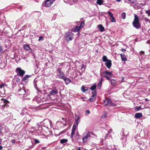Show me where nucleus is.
<instances>
[{
    "label": "nucleus",
    "mask_w": 150,
    "mask_h": 150,
    "mask_svg": "<svg viewBox=\"0 0 150 150\" xmlns=\"http://www.w3.org/2000/svg\"><path fill=\"white\" fill-rule=\"evenodd\" d=\"M24 48L25 50L29 51L30 52H31L32 51L31 49L30 48L29 45H24Z\"/></svg>",
    "instance_id": "obj_9"
},
{
    "label": "nucleus",
    "mask_w": 150,
    "mask_h": 150,
    "mask_svg": "<svg viewBox=\"0 0 150 150\" xmlns=\"http://www.w3.org/2000/svg\"><path fill=\"white\" fill-rule=\"evenodd\" d=\"M116 0L118 2H120L121 1V0Z\"/></svg>",
    "instance_id": "obj_51"
},
{
    "label": "nucleus",
    "mask_w": 150,
    "mask_h": 150,
    "mask_svg": "<svg viewBox=\"0 0 150 150\" xmlns=\"http://www.w3.org/2000/svg\"><path fill=\"white\" fill-rule=\"evenodd\" d=\"M103 61L105 62V65L108 69L111 67L112 65L111 61L110 59H108L106 56L103 57Z\"/></svg>",
    "instance_id": "obj_2"
},
{
    "label": "nucleus",
    "mask_w": 150,
    "mask_h": 150,
    "mask_svg": "<svg viewBox=\"0 0 150 150\" xmlns=\"http://www.w3.org/2000/svg\"><path fill=\"white\" fill-rule=\"evenodd\" d=\"M2 149V147L1 146H0V150H1Z\"/></svg>",
    "instance_id": "obj_48"
},
{
    "label": "nucleus",
    "mask_w": 150,
    "mask_h": 150,
    "mask_svg": "<svg viewBox=\"0 0 150 150\" xmlns=\"http://www.w3.org/2000/svg\"><path fill=\"white\" fill-rule=\"evenodd\" d=\"M132 24L134 27L137 29H139L141 27L139 23V17L135 14H134V18Z\"/></svg>",
    "instance_id": "obj_1"
},
{
    "label": "nucleus",
    "mask_w": 150,
    "mask_h": 150,
    "mask_svg": "<svg viewBox=\"0 0 150 150\" xmlns=\"http://www.w3.org/2000/svg\"><path fill=\"white\" fill-rule=\"evenodd\" d=\"M74 1H76V0H73Z\"/></svg>",
    "instance_id": "obj_56"
},
{
    "label": "nucleus",
    "mask_w": 150,
    "mask_h": 150,
    "mask_svg": "<svg viewBox=\"0 0 150 150\" xmlns=\"http://www.w3.org/2000/svg\"><path fill=\"white\" fill-rule=\"evenodd\" d=\"M64 81L67 84H68L71 82L70 80L67 78H65V77H64V78H63Z\"/></svg>",
    "instance_id": "obj_15"
},
{
    "label": "nucleus",
    "mask_w": 150,
    "mask_h": 150,
    "mask_svg": "<svg viewBox=\"0 0 150 150\" xmlns=\"http://www.w3.org/2000/svg\"><path fill=\"white\" fill-rule=\"evenodd\" d=\"M55 0H47L45 3V5L46 7H50L53 3Z\"/></svg>",
    "instance_id": "obj_6"
},
{
    "label": "nucleus",
    "mask_w": 150,
    "mask_h": 150,
    "mask_svg": "<svg viewBox=\"0 0 150 150\" xmlns=\"http://www.w3.org/2000/svg\"><path fill=\"white\" fill-rule=\"evenodd\" d=\"M129 1L131 2H133L134 1V0H129Z\"/></svg>",
    "instance_id": "obj_47"
},
{
    "label": "nucleus",
    "mask_w": 150,
    "mask_h": 150,
    "mask_svg": "<svg viewBox=\"0 0 150 150\" xmlns=\"http://www.w3.org/2000/svg\"><path fill=\"white\" fill-rule=\"evenodd\" d=\"M107 103L105 104V105H110L112 106H115V105L113 103L110 98H108L106 100Z\"/></svg>",
    "instance_id": "obj_8"
},
{
    "label": "nucleus",
    "mask_w": 150,
    "mask_h": 150,
    "mask_svg": "<svg viewBox=\"0 0 150 150\" xmlns=\"http://www.w3.org/2000/svg\"><path fill=\"white\" fill-rule=\"evenodd\" d=\"M96 85L95 84H94L92 86L91 88L90 89L91 90H94L96 89Z\"/></svg>",
    "instance_id": "obj_25"
},
{
    "label": "nucleus",
    "mask_w": 150,
    "mask_h": 150,
    "mask_svg": "<svg viewBox=\"0 0 150 150\" xmlns=\"http://www.w3.org/2000/svg\"><path fill=\"white\" fill-rule=\"evenodd\" d=\"M145 100H146V101H148V99H147V98H146V99H145Z\"/></svg>",
    "instance_id": "obj_52"
},
{
    "label": "nucleus",
    "mask_w": 150,
    "mask_h": 150,
    "mask_svg": "<svg viewBox=\"0 0 150 150\" xmlns=\"http://www.w3.org/2000/svg\"><path fill=\"white\" fill-rule=\"evenodd\" d=\"M103 78H101V80L99 82V83H98V86H99L100 87V86H101L102 82L103 81Z\"/></svg>",
    "instance_id": "obj_29"
},
{
    "label": "nucleus",
    "mask_w": 150,
    "mask_h": 150,
    "mask_svg": "<svg viewBox=\"0 0 150 150\" xmlns=\"http://www.w3.org/2000/svg\"><path fill=\"white\" fill-rule=\"evenodd\" d=\"M84 24H84V22H82L81 23L80 25L79 26V27L81 29L83 27V26L84 25Z\"/></svg>",
    "instance_id": "obj_27"
},
{
    "label": "nucleus",
    "mask_w": 150,
    "mask_h": 150,
    "mask_svg": "<svg viewBox=\"0 0 150 150\" xmlns=\"http://www.w3.org/2000/svg\"><path fill=\"white\" fill-rule=\"evenodd\" d=\"M67 141V140L65 139H63L60 140V143L62 144L66 142Z\"/></svg>",
    "instance_id": "obj_26"
},
{
    "label": "nucleus",
    "mask_w": 150,
    "mask_h": 150,
    "mask_svg": "<svg viewBox=\"0 0 150 150\" xmlns=\"http://www.w3.org/2000/svg\"><path fill=\"white\" fill-rule=\"evenodd\" d=\"M98 28L101 32H103L104 30V28L101 24L98 25Z\"/></svg>",
    "instance_id": "obj_17"
},
{
    "label": "nucleus",
    "mask_w": 150,
    "mask_h": 150,
    "mask_svg": "<svg viewBox=\"0 0 150 150\" xmlns=\"http://www.w3.org/2000/svg\"><path fill=\"white\" fill-rule=\"evenodd\" d=\"M144 20L145 21H148V22H149V23H150V20L149 19H148L147 18H144Z\"/></svg>",
    "instance_id": "obj_37"
},
{
    "label": "nucleus",
    "mask_w": 150,
    "mask_h": 150,
    "mask_svg": "<svg viewBox=\"0 0 150 150\" xmlns=\"http://www.w3.org/2000/svg\"><path fill=\"white\" fill-rule=\"evenodd\" d=\"M43 37H39V39L38 40L39 41H40V40H43Z\"/></svg>",
    "instance_id": "obj_41"
},
{
    "label": "nucleus",
    "mask_w": 150,
    "mask_h": 150,
    "mask_svg": "<svg viewBox=\"0 0 150 150\" xmlns=\"http://www.w3.org/2000/svg\"><path fill=\"white\" fill-rule=\"evenodd\" d=\"M76 117H77V119H76L75 120L76 122V125L77 126L78 125V124L80 122V118L79 116L78 115L76 116Z\"/></svg>",
    "instance_id": "obj_18"
},
{
    "label": "nucleus",
    "mask_w": 150,
    "mask_h": 150,
    "mask_svg": "<svg viewBox=\"0 0 150 150\" xmlns=\"http://www.w3.org/2000/svg\"><path fill=\"white\" fill-rule=\"evenodd\" d=\"M16 72L18 76L21 77H22L25 73V71L20 68L16 69Z\"/></svg>",
    "instance_id": "obj_4"
},
{
    "label": "nucleus",
    "mask_w": 150,
    "mask_h": 150,
    "mask_svg": "<svg viewBox=\"0 0 150 150\" xmlns=\"http://www.w3.org/2000/svg\"><path fill=\"white\" fill-rule=\"evenodd\" d=\"M142 116V114L141 113H136L134 115V117L137 119L139 118Z\"/></svg>",
    "instance_id": "obj_12"
},
{
    "label": "nucleus",
    "mask_w": 150,
    "mask_h": 150,
    "mask_svg": "<svg viewBox=\"0 0 150 150\" xmlns=\"http://www.w3.org/2000/svg\"><path fill=\"white\" fill-rule=\"evenodd\" d=\"M86 112L87 114H89L90 113V111L89 110H87L86 111Z\"/></svg>",
    "instance_id": "obj_42"
},
{
    "label": "nucleus",
    "mask_w": 150,
    "mask_h": 150,
    "mask_svg": "<svg viewBox=\"0 0 150 150\" xmlns=\"http://www.w3.org/2000/svg\"><path fill=\"white\" fill-rule=\"evenodd\" d=\"M112 18V21H111L112 22H115L116 21L115 19L114 16H113L112 17H111Z\"/></svg>",
    "instance_id": "obj_33"
},
{
    "label": "nucleus",
    "mask_w": 150,
    "mask_h": 150,
    "mask_svg": "<svg viewBox=\"0 0 150 150\" xmlns=\"http://www.w3.org/2000/svg\"><path fill=\"white\" fill-rule=\"evenodd\" d=\"M106 117V114H105L104 115H103L101 116V117L102 118H105Z\"/></svg>",
    "instance_id": "obj_39"
},
{
    "label": "nucleus",
    "mask_w": 150,
    "mask_h": 150,
    "mask_svg": "<svg viewBox=\"0 0 150 150\" xmlns=\"http://www.w3.org/2000/svg\"><path fill=\"white\" fill-rule=\"evenodd\" d=\"M146 13L148 14V16H150V10L146 11Z\"/></svg>",
    "instance_id": "obj_32"
},
{
    "label": "nucleus",
    "mask_w": 150,
    "mask_h": 150,
    "mask_svg": "<svg viewBox=\"0 0 150 150\" xmlns=\"http://www.w3.org/2000/svg\"><path fill=\"white\" fill-rule=\"evenodd\" d=\"M105 101H105V100H104V102H105Z\"/></svg>",
    "instance_id": "obj_58"
},
{
    "label": "nucleus",
    "mask_w": 150,
    "mask_h": 150,
    "mask_svg": "<svg viewBox=\"0 0 150 150\" xmlns=\"http://www.w3.org/2000/svg\"><path fill=\"white\" fill-rule=\"evenodd\" d=\"M144 52L142 51H141V52H140L141 53H143Z\"/></svg>",
    "instance_id": "obj_50"
},
{
    "label": "nucleus",
    "mask_w": 150,
    "mask_h": 150,
    "mask_svg": "<svg viewBox=\"0 0 150 150\" xmlns=\"http://www.w3.org/2000/svg\"><path fill=\"white\" fill-rule=\"evenodd\" d=\"M106 74L109 75V76H111L112 74V71H104Z\"/></svg>",
    "instance_id": "obj_22"
},
{
    "label": "nucleus",
    "mask_w": 150,
    "mask_h": 150,
    "mask_svg": "<svg viewBox=\"0 0 150 150\" xmlns=\"http://www.w3.org/2000/svg\"><path fill=\"white\" fill-rule=\"evenodd\" d=\"M22 91L24 92V93H25V91H24L23 90H22Z\"/></svg>",
    "instance_id": "obj_54"
},
{
    "label": "nucleus",
    "mask_w": 150,
    "mask_h": 150,
    "mask_svg": "<svg viewBox=\"0 0 150 150\" xmlns=\"http://www.w3.org/2000/svg\"><path fill=\"white\" fill-rule=\"evenodd\" d=\"M76 126L74 125L73 126L72 129L74 130H76Z\"/></svg>",
    "instance_id": "obj_38"
},
{
    "label": "nucleus",
    "mask_w": 150,
    "mask_h": 150,
    "mask_svg": "<svg viewBox=\"0 0 150 150\" xmlns=\"http://www.w3.org/2000/svg\"><path fill=\"white\" fill-rule=\"evenodd\" d=\"M111 83L113 86H115L117 82V81L114 79H112L111 80Z\"/></svg>",
    "instance_id": "obj_20"
},
{
    "label": "nucleus",
    "mask_w": 150,
    "mask_h": 150,
    "mask_svg": "<svg viewBox=\"0 0 150 150\" xmlns=\"http://www.w3.org/2000/svg\"><path fill=\"white\" fill-rule=\"evenodd\" d=\"M108 14H109V16L111 17H112L113 16V14L111 12H110L108 11Z\"/></svg>",
    "instance_id": "obj_31"
},
{
    "label": "nucleus",
    "mask_w": 150,
    "mask_h": 150,
    "mask_svg": "<svg viewBox=\"0 0 150 150\" xmlns=\"http://www.w3.org/2000/svg\"><path fill=\"white\" fill-rule=\"evenodd\" d=\"M5 85V84L3 83H1L0 85V88H1L3 87Z\"/></svg>",
    "instance_id": "obj_40"
},
{
    "label": "nucleus",
    "mask_w": 150,
    "mask_h": 150,
    "mask_svg": "<svg viewBox=\"0 0 150 150\" xmlns=\"http://www.w3.org/2000/svg\"><path fill=\"white\" fill-rule=\"evenodd\" d=\"M81 90L83 92H85L86 91L88 90V88L87 87H85L83 86H82L81 87Z\"/></svg>",
    "instance_id": "obj_19"
},
{
    "label": "nucleus",
    "mask_w": 150,
    "mask_h": 150,
    "mask_svg": "<svg viewBox=\"0 0 150 150\" xmlns=\"http://www.w3.org/2000/svg\"><path fill=\"white\" fill-rule=\"evenodd\" d=\"M82 73H81L80 72V75H82Z\"/></svg>",
    "instance_id": "obj_53"
},
{
    "label": "nucleus",
    "mask_w": 150,
    "mask_h": 150,
    "mask_svg": "<svg viewBox=\"0 0 150 150\" xmlns=\"http://www.w3.org/2000/svg\"><path fill=\"white\" fill-rule=\"evenodd\" d=\"M2 100L5 103H6L8 101L5 99H2Z\"/></svg>",
    "instance_id": "obj_34"
},
{
    "label": "nucleus",
    "mask_w": 150,
    "mask_h": 150,
    "mask_svg": "<svg viewBox=\"0 0 150 150\" xmlns=\"http://www.w3.org/2000/svg\"><path fill=\"white\" fill-rule=\"evenodd\" d=\"M124 79V78L123 77H122V80H123V79Z\"/></svg>",
    "instance_id": "obj_57"
},
{
    "label": "nucleus",
    "mask_w": 150,
    "mask_h": 150,
    "mask_svg": "<svg viewBox=\"0 0 150 150\" xmlns=\"http://www.w3.org/2000/svg\"><path fill=\"white\" fill-rule=\"evenodd\" d=\"M58 93V91L54 89L51 91L50 92V95H51L53 94H57Z\"/></svg>",
    "instance_id": "obj_16"
},
{
    "label": "nucleus",
    "mask_w": 150,
    "mask_h": 150,
    "mask_svg": "<svg viewBox=\"0 0 150 150\" xmlns=\"http://www.w3.org/2000/svg\"><path fill=\"white\" fill-rule=\"evenodd\" d=\"M121 17L123 19H124L126 17V13L125 12H122L121 14Z\"/></svg>",
    "instance_id": "obj_21"
},
{
    "label": "nucleus",
    "mask_w": 150,
    "mask_h": 150,
    "mask_svg": "<svg viewBox=\"0 0 150 150\" xmlns=\"http://www.w3.org/2000/svg\"><path fill=\"white\" fill-rule=\"evenodd\" d=\"M121 50L123 52H124L125 51L126 49H122Z\"/></svg>",
    "instance_id": "obj_45"
},
{
    "label": "nucleus",
    "mask_w": 150,
    "mask_h": 150,
    "mask_svg": "<svg viewBox=\"0 0 150 150\" xmlns=\"http://www.w3.org/2000/svg\"><path fill=\"white\" fill-rule=\"evenodd\" d=\"M90 136L91 135L90 133L89 132H88L86 135L82 138L83 142H86L90 138Z\"/></svg>",
    "instance_id": "obj_7"
},
{
    "label": "nucleus",
    "mask_w": 150,
    "mask_h": 150,
    "mask_svg": "<svg viewBox=\"0 0 150 150\" xmlns=\"http://www.w3.org/2000/svg\"><path fill=\"white\" fill-rule=\"evenodd\" d=\"M76 135H77V136H78V137L79 138V135L78 134H77Z\"/></svg>",
    "instance_id": "obj_49"
},
{
    "label": "nucleus",
    "mask_w": 150,
    "mask_h": 150,
    "mask_svg": "<svg viewBox=\"0 0 150 150\" xmlns=\"http://www.w3.org/2000/svg\"><path fill=\"white\" fill-rule=\"evenodd\" d=\"M75 131V130H74L72 129V132H71V138H72V137L74 134Z\"/></svg>",
    "instance_id": "obj_30"
},
{
    "label": "nucleus",
    "mask_w": 150,
    "mask_h": 150,
    "mask_svg": "<svg viewBox=\"0 0 150 150\" xmlns=\"http://www.w3.org/2000/svg\"><path fill=\"white\" fill-rule=\"evenodd\" d=\"M103 2V1L102 0H97V3L98 4L101 5Z\"/></svg>",
    "instance_id": "obj_23"
},
{
    "label": "nucleus",
    "mask_w": 150,
    "mask_h": 150,
    "mask_svg": "<svg viewBox=\"0 0 150 150\" xmlns=\"http://www.w3.org/2000/svg\"><path fill=\"white\" fill-rule=\"evenodd\" d=\"M11 142L12 143H14L15 142V140L14 139L12 140Z\"/></svg>",
    "instance_id": "obj_44"
},
{
    "label": "nucleus",
    "mask_w": 150,
    "mask_h": 150,
    "mask_svg": "<svg viewBox=\"0 0 150 150\" xmlns=\"http://www.w3.org/2000/svg\"><path fill=\"white\" fill-rule=\"evenodd\" d=\"M74 34L71 32H66L65 34V38L66 40L67 41L71 40L73 39V36Z\"/></svg>",
    "instance_id": "obj_3"
},
{
    "label": "nucleus",
    "mask_w": 150,
    "mask_h": 150,
    "mask_svg": "<svg viewBox=\"0 0 150 150\" xmlns=\"http://www.w3.org/2000/svg\"><path fill=\"white\" fill-rule=\"evenodd\" d=\"M96 93H95L93 94L91 98H90L89 100L91 102H93L96 98Z\"/></svg>",
    "instance_id": "obj_14"
},
{
    "label": "nucleus",
    "mask_w": 150,
    "mask_h": 150,
    "mask_svg": "<svg viewBox=\"0 0 150 150\" xmlns=\"http://www.w3.org/2000/svg\"><path fill=\"white\" fill-rule=\"evenodd\" d=\"M3 129V128L0 126V134L2 133V131Z\"/></svg>",
    "instance_id": "obj_36"
},
{
    "label": "nucleus",
    "mask_w": 150,
    "mask_h": 150,
    "mask_svg": "<svg viewBox=\"0 0 150 150\" xmlns=\"http://www.w3.org/2000/svg\"><path fill=\"white\" fill-rule=\"evenodd\" d=\"M77 150H81L80 148H79Z\"/></svg>",
    "instance_id": "obj_55"
},
{
    "label": "nucleus",
    "mask_w": 150,
    "mask_h": 150,
    "mask_svg": "<svg viewBox=\"0 0 150 150\" xmlns=\"http://www.w3.org/2000/svg\"><path fill=\"white\" fill-rule=\"evenodd\" d=\"M35 144L39 143H40L39 141L38 140L36 139H35Z\"/></svg>",
    "instance_id": "obj_35"
},
{
    "label": "nucleus",
    "mask_w": 150,
    "mask_h": 150,
    "mask_svg": "<svg viewBox=\"0 0 150 150\" xmlns=\"http://www.w3.org/2000/svg\"><path fill=\"white\" fill-rule=\"evenodd\" d=\"M142 109V108L140 106H136L135 108V110L136 111H138Z\"/></svg>",
    "instance_id": "obj_24"
},
{
    "label": "nucleus",
    "mask_w": 150,
    "mask_h": 150,
    "mask_svg": "<svg viewBox=\"0 0 150 150\" xmlns=\"http://www.w3.org/2000/svg\"><path fill=\"white\" fill-rule=\"evenodd\" d=\"M108 74H106L104 72H103L102 74V75L103 77L106 78L107 80H110V78L111 77V76H108Z\"/></svg>",
    "instance_id": "obj_10"
},
{
    "label": "nucleus",
    "mask_w": 150,
    "mask_h": 150,
    "mask_svg": "<svg viewBox=\"0 0 150 150\" xmlns=\"http://www.w3.org/2000/svg\"><path fill=\"white\" fill-rule=\"evenodd\" d=\"M81 29L79 26H76L74 28L72 29L71 30L74 32H77L79 31Z\"/></svg>",
    "instance_id": "obj_13"
},
{
    "label": "nucleus",
    "mask_w": 150,
    "mask_h": 150,
    "mask_svg": "<svg viewBox=\"0 0 150 150\" xmlns=\"http://www.w3.org/2000/svg\"><path fill=\"white\" fill-rule=\"evenodd\" d=\"M61 68H58L57 69V71L59 73V74L57 75V76H58L60 78L63 79L64 78V74L62 71L61 70Z\"/></svg>",
    "instance_id": "obj_5"
},
{
    "label": "nucleus",
    "mask_w": 150,
    "mask_h": 150,
    "mask_svg": "<svg viewBox=\"0 0 150 150\" xmlns=\"http://www.w3.org/2000/svg\"><path fill=\"white\" fill-rule=\"evenodd\" d=\"M121 59L122 61H125L127 60V59L125 54H120Z\"/></svg>",
    "instance_id": "obj_11"
},
{
    "label": "nucleus",
    "mask_w": 150,
    "mask_h": 150,
    "mask_svg": "<svg viewBox=\"0 0 150 150\" xmlns=\"http://www.w3.org/2000/svg\"><path fill=\"white\" fill-rule=\"evenodd\" d=\"M64 63H61L60 64V66L62 67L64 65Z\"/></svg>",
    "instance_id": "obj_46"
},
{
    "label": "nucleus",
    "mask_w": 150,
    "mask_h": 150,
    "mask_svg": "<svg viewBox=\"0 0 150 150\" xmlns=\"http://www.w3.org/2000/svg\"><path fill=\"white\" fill-rule=\"evenodd\" d=\"M81 69H82V68H84L85 67V65H84L82 64L81 65Z\"/></svg>",
    "instance_id": "obj_43"
},
{
    "label": "nucleus",
    "mask_w": 150,
    "mask_h": 150,
    "mask_svg": "<svg viewBox=\"0 0 150 150\" xmlns=\"http://www.w3.org/2000/svg\"><path fill=\"white\" fill-rule=\"evenodd\" d=\"M31 76L28 75H26L23 78V80L24 81H25L27 80V78H28Z\"/></svg>",
    "instance_id": "obj_28"
}]
</instances>
